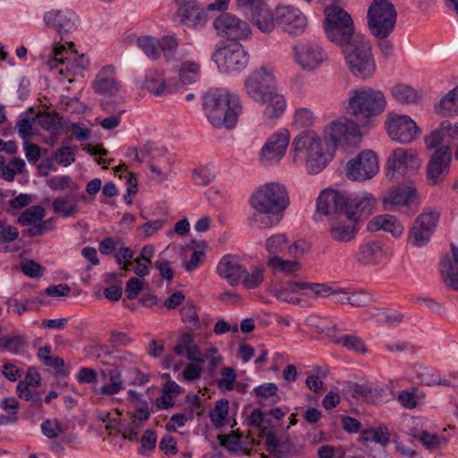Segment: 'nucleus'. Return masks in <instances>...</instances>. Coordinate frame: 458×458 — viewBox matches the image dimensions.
Instances as JSON below:
<instances>
[{
    "label": "nucleus",
    "mask_w": 458,
    "mask_h": 458,
    "mask_svg": "<svg viewBox=\"0 0 458 458\" xmlns=\"http://www.w3.org/2000/svg\"><path fill=\"white\" fill-rule=\"evenodd\" d=\"M246 94L255 102L265 105V114L277 118L286 108L284 97L277 91L276 79L272 66L261 65L254 69L244 81Z\"/></svg>",
    "instance_id": "nucleus-1"
},
{
    "label": "nucleus",
    "mask_w": 458,
    "mask_h": 458,
    "mask_svg": "<svg viewBox=\"0 0 458 458\" xmlns=\"http://www.w3.org/2000/svg\"><path fill=\"white\" fill-rule=\"evenodd\" d=\"M458 138V122L452 124L449 121H444L439 127L424 138L428 148H435L428 166L427 176L433 183L437 184L447 174L451 161L450 146Z\"/></svg>",
    "instance_id": "nucleus-2"
},
{
    "label": "nucleus",
    "mask_w": 458,
    "mask_h": 458,
    "mask_svg": "<svg viewBox=\"0 0 458 458\" xmlns=\"http://www.w3.org/2000/svg\"><path fill=\"white\" fill-rule=\"evenodd\" d=\"M290 157L295 165H304L308 174H318L331 161L332 152L315 131H305L293 140Z\"/></svg>",
    "instance_id": "nucleus-3"
},
{
    "label": "nucleus",
    "mask_w": 458,
    "mask_h": 458,
    "mask_svg": "<svg viewBox=\"0 0 458 458\" xmlns=\"http://www.w3.org/2000/svg\"><path fill=\"white\" fill-rule=\"evenodd\" d=\"M203 107L208 121L216 128H233L242 112L239 98L225 89H209L204 96Z\"/></svg>",
    "instance_id": "nucleus-4"
},
{
    "label": "nucleus",
    "mask_w": 458,
    "mask_h": 458,
    "mask_svg": "<svg viewBox=\"0 0 458 458\" xmlns=\"http://www.w3.org/2000/svg\"><path fill=\"white\" fill-rule=\"evenodd\" d=\"M386 106L382 91L370 87L351 89L346 99V113L357 119H367L381 114Z\"/></svg>",
    "instance_id": "nucleus-5"
},
{
    "label": "nucleus",
    "mask_w": 458,
    "mask_h": 458,
    "mask_svg": "<svg viewBox=\"0 0 458 458\" xmlns=\"http://www.w3.org/2000/svg\"><path fill=\"white\" fill-rule=\"evenodd\" d=\"M252 209L271 211L284 216L290 205V199L284 185L279 182H267L259 186L250 196Z\"/></svg>",
    "instance_id": "nucleus-6"
},
{
    "label": "nucleus",
    "mask_w": 458,
    "mask_h": 458,
    "mask_svg": "<svg viewBox=\"0 0 458 458\" xmlns=\"http://www.w3.org/2000/svg\"><path fill=\"white\" fill-rule=\"evenodd\" d=\"M324 13V30L327 38L341 47L349 45L354 33V24L351 15L336 5L327 6Z\"/></svg>",
    "instance_id": "nucleus-7"
},
{
    "label": "nucleus",
    "mask_w": 458,
    "mask_h": 458,
    "mask_svg": "<svg viewBox=\"0 0 458 458\" xmlns=\"http://www.w3.org/2000/svg\"><path fill=\"white\" fill-rule=\"evenodd\" d=\"M368 28L377 39L386 38L394 30L397 12L389 0H372L367 13Z\"/></svg>",
    "instance_id": "nucleus-8"
},
{
    "label": "nucleus",
    "mask_w": 458,
    "mask_h": 458,
    "mask_svg": "<svg viewBox=\"0 0 458 458\" xmlns=\"http://www.w3.org/2000/svg\"><path fill=\"white\" fill-rule=\"evenodd\" d=\"M345 60L350 71L355 77L361 80L370 78L376 71V64L371 52L370 44L360 38L344 51Z\"/></svg>",
    "instance_id": "nucleus-9"
},
{
    "label": "nucleus",
    "mask_w": 458,
    "mask_h": 458,
    "mask_svg": "<svg viewBox=\"0 0 458 458\" xmlns=\"http://www.w3.org/2000/svg\"><path fill=\"white\" fill-rule=\"evenodd\" d=\"M441 212L428 207L415 218L408 233V242L416 248L426 246L435 233Z\"/></svg>",
    "instance_id": "nucleus-10"
},
{
    "label": "nucleus",
    "mask_w": 458,
    "mask_h": 458,
    "mask_svg": "<svg viewBox=\"0 0 458 458\" xmlns=\"http://www.w3.org/2000/svg\"><path fill=\"white\" fill-rule=\"evenodd\" d=\"M415 150L404 148L394 149L386 162V176L389 180L409 177L420 167Z\"/></svg>",
    "instance_id": "nucleus-11"
},
{
    "label": "nucleus",
    "mask_w": 458,
    "mask_h": 458,
    "mask_svg": "<svg viewBox=\"0 0 458 458\" xmlns=\"http://www.w3.org/2000/svg\"><path fill=\"white\" fill-rule=\"evenodd\" d=\"M420 199L413 187L403 186L390 190L383 199L386 210L411 216L418 209Z\"/></svg>",
    "instance_id": "nucleus-12"
},
{
    "label": "nucleus",
    "mask_w": 458,
    "mask_h": 458,
    "mask_svg": "<svg viewBox=\"0 0 458 458\" xmlns=\"http://www.w3.org/2000/svg\"><path fill=\"white\" fill-rule=\"evenodd\" d=\"M213 27L218 36L228 40L246 39L251 34L248 22L230 13L218 15L213 21Z\"/></svg>",
    "instance_id": "nucleus-13"
},
{
    "label": "nucleus",
    "mask_w": 458,
    "mask_h": 458,
    "mask_svg": "<svg viewBox=\"0 0 458 458\" xmlns=\"http://www.w3.org/2000/svg\"><path fill=\"white\" fill-rule=\"evenodd\" d=\"M212 60L220 72L231 73L244 69L248 64V55L241 45L217 48L212 55Z\"/></svg>",
    "instance_id": "nucleus-14"
},
{
    "label": "nucleus",
    "mask_w": 458,
    "mask_h": 458,
    "mask_svg": "<svg viewBox=\"0 0 458 458\" xmlns=\"http://www.w3.org/2000/svg\"><path fill=\"white\" fill-rule=\"evenodd\" d=\"M295 62L305 71H315L327 61L326 50L318 43L304 41L293 47Z\"/></svg>",
    "instance_id": "nucleus-15"
},
{
    "label": "nucleus",
    "mask_w": 458,
    "mask_h": 458,
    "mask_svg": "<svg viewBox=\"0 0 458 458\" xmlns=\"http://www.w3.org/2000/svg\"><path fill=\"white\" fill-rule=\"evenodd\" d=\"M277 27L291 35L302 34L307 26L306 15L297 7L290 4H280L276 7Z\"/></svg>",
    "instance_id": "nucleus-16"
},
{
    "label": "nucleus",
    "mask_w": 458,
    "mask_h": 458,
    "mask_svg": "<svg viewBox=\"0 0 458 458\" xmlns=\"http://www.w3.org/2000/svg\"><path fill=\"white\" fill-rule=\"evenodd\" d=\"M377 171V157L372 150L362 151L346 165V175L353 181L370 179Z\"/></svg>",
    "instance_id": "nucleus-17"
},
{
    "label": "nucleus",
    "mask_w": 458,
    "mask_h": 458,
    "mask_svg": "<svg viewBox=\"0 0 458 458\" xmlns=\"http://www.w3.org/2000/svg\"><path fill=\"white\" fill-rule=\"evenodd\" d=\"M289 140L290 132L286 129H281L272 134L260 149V162L264 165L278 164L286 152Z\"/></svg>",
    "instance_id": "nucleus-18"
},
{
    "label": "nucleus",
    "mask_w": 458,
    "mask_h": 458,
    "mask_svg": "<svg viewBox=\"0 0 458 458\" xmlns=\"http://www.w3.org/2000/svg\"><path fill=\"white\" fill-rule=\"evenodd\" d=\"M43 21L47 27L56 31L61 39L65 35L76 30L80 23L79 16L68 8L61 10L52 9L45 13Z\"/></svg>",
    "instance_id": "nucleus-19"
},
{
    "label": "nucleus",
    "mask_w": 458,
    "mask_h": 458,
    "mask_svg": "<svg viewBox=\"0 0 458 458\" xmlns=\"http://www.w3.org/2000/svg\"><path fill=\"white\" fill-rule=\"evenodd\" d=\"M178 5L176 16L182 25L189 28H203L208 20L207 10L195 0H174Z\"/></svg>",
    "instance_id": "nucleus-20"
},
{
    "label": "nucleus",
    "mask_w": 458,
    "mask_h": 458,
    "mask_svg": "<svg viewBox=\"0 0 458 458\" xmlns=\"http://www.w3.org/2000/svg\"><path fill=\"white\" fill-rule=\"evenodd\" d=\"M389 137L400 143H410L419 135L415 122L407 115L390 116L386 122Z\"/></svg>",
    "instance_id": "nucleus-21"
},
{
    "label": "nucleus",
    "mask_w": 458,
    "mask_h": 458,
    "mask_svg": "<svg viewBox=\"0 0 458 458\" xmlns=\"http://www.w3.org/2000/svg\"><path fill=\"white\" fill-rule=\"evenodd\" d=\"M358 127L352 122L334 121L325 127L324 138L327 148L332 154L338 146L344 145L350 137L356 136Z\"/></svg>",
    "instance_id": "nucleus-22"
},
{
    "label": "nucleus",
    "mask_w": 458,
    "mask_h": 458,
    "mask_svg": "<svg viewBox=\"0 0 458 458\" xmlns=\"http://www.w3.org/2000/svg\"><path fill=\"white\" fill-rule=\"evenodd\" d=\"M347 195L338 191L326 189L317 199V212L325 216L337 214L346 217Z\"/></svg>",
    "instance_id": "nucleus-23"
},
{
    "label": "nucleus",
    "mask_w": 458,
    "mask_h": 458,
    "mask_svg": "<svg viewBox=\"0 0 458 458\" xmlns=\"http://www.w3.org/2000/svg\"><path fill=\"white\" fill-rule=\"evenodd\" d=\"M45 216L46 210L42 206H31L20 215L18 223L22 226H29L24 232L29 236H39L48 229L47 222L43 220Z\"/></svg>",
    "instance_id": "nucleus-24"
},
{
    "label": "nucleus",
    "mask_w": 458,
    "mask_h": 458,
    "mask_svg": "<svg viewBox=\"0 0 458 458\" xmlns=\"http://www.w3.org/2000/svg\"><path fill=\"white\" fill-rule=\"evenodd\" d=\"M50 69H58L62 75L78 74L76 67V51L68 50L64 45H57L53 49V58L47 63Z\"/></svg>",
    "instance_id": "nucleus-25"
},
{
    "label": "nucleus",
    "mask_w": 458,
    "mask_h": 458,
    "mask_svg": "<svg viewBox=\"0 0 458 458\" xmlns=\"http://www.w3.org/2000/svg\"><path fill=\"white\" fill-rule=\"evenodd\" d=\"M145 88L156 96L172 94L180 91V84L174 80H168L162 71L153 70L147 73Z\"/></svg>",
    "instance_id": "nucleus-26"
},
{
    "label": "nucleus",
    "mask_w": 458,
    "mask_h": 458,
    "mask_svg": "<svg viewBox=\"0 0 458 458\" xmlns=\"http://www.w3.org/2000/svg\"><path fill=\"white\" fill-rule=\"evenodd\" d=\"M452 257L445 255L439 263V273L445 284L458 290V247L451 245Z\"/></svg>",
    "instance_id": "nucleus-27"
},
{
    "label": "nucleus",
    "mask_w": 458,
    "mask_h": 458,
    "mask_svg": "<svg viewBox=\"0 0 458 458\" xmlns=\"http://www.w3.org/2000/svg\"><path fill=\"white\" fill-rule=\"evenodd\" d=\"M376 206V198L371 193H362L352 199L347 196L346 218L358 222L362 215L369 216Z\"/></svg>",
    "instance_id": "nucleus-28"
},
{
    "label": "nucleus",
    "mask_w": 458,
    "mask_h": 458,
    "mask_svg": "<svg viewBox=\"0 0 458 458\" xmlns=\"http://www.w3.org/2000/svg\"><path fill=\"white\" fill-rule=\"evenodd\" d=\"M216 272L220 277L225 279L231 285H236L241 283L244 267L236 256L228 254L218 262Z\"/></svg>",
    "instance_id": "nucleus-29"
},
{
    "label": "nucleus",
    "mask_w": 458,
    "mask_h": 458,
    "mask_svg": "<svg viewBox=\"0 0 458 458\" xmlns=\"http://www.w3.org/2000/svg\"><path fill=\"white\" fill-rule=\"evenodd\" d=\"M357 233V221L344 215L330 224L329 234L335 242H349L356 237Z\"/></svg>",
    "instance_id": "nucleus-30"
},
{
    "label": "nucleus",
    "mask_w": 458,
    "mask_h": 458,
    "mask_svg": "<svg viewBox=\"0 0 458 458\" xmlns=\"http://www.w3.org/2000/svg\"><path fill=\"white\" fill-rule=\"evenodd\" d=\"M384 257L381 242L377 241L366 242L359 245L354 259L360 266H374L379 263Z\"/></svg>",
    "instance_id": "nucleus-31"
},
{
    "label": "nucleus",
    "mask_w": 458,
    "mask_h": 458,
    "mask_svg": "<svg viewBox=\"0 0 458 458\" xmlns=\"http://www.w3.org/2000/svg\"><path fill=\"white\" fill-rule=\"evenodd\" d=\"M266 449L276 458H289L297 454L289 437H277L274 433L267 432L265 437Z\"/></svg>",
    "instance_id": "nucleus-32"
},
{
    "label": "nucleus",
    "mask_w": 458,
    "mask_h": 458,
    "mask_svg": "<svg viewBox=\"0 0 458 458\" xmlns=\"http://www.w3.org/2000/svg\"><path fill=\"white\" fill-rule=\"evenodd\" d=\"M367 229L369 232L383 230L390 233L395 238L401 236L403 233V226L399 219L388 214L375 216L368 223Z\"/></svg>",
    "instance_id": "nucleus-33"
},
{
    "label": "nucleus",
    "mask_w": 458,
    "mask_h": 458,
    "mask_svg": "<svg viewBox=\"0 0 458 458\" xmlns=\"http://www.w3.org/2000/svg\"><path fill=\"white\" fill-rule=\"evenodd\" d=\"M166 153L167 151L165 148L157 147L155 143L148 141L140 148V162L151 161L149 165L151 172L157 176H161L163 171L159 162L162 158H165L168 164L170 163V158L165 157Z\"/></svg>",
    "instance_id": "nucleus-34"
},
{
    "label": "nucleus",
    "mask_w": 458,
    "mask_h": 458,
    "mask_svg": "<svg viewBox=\"0 0 458 458\" xmlns=\"http://www.w3.org/2000/svg\"><path fill=\"white\" fill-rule=\"evenodd\" d=\"M250 21L262 33L270 34L277 27L276 8L268 4L250 15Z\"/></svg>",
    "instance_id": "nucleus-35"
},
{
    "label": "nucleus",
    "mask_w": 458,
    "mask_h": 458,
    "mask_svg": "<svg viewBox=\"0 0 458 458\" xmlns=\"http://www.w3.org/2000/svg\"><path fill=\"white\" fill-rule=\"evenodd\" d=\"M38 123L41 128L51 133V136L46 142L52 146L55 145L64 129L62 117L56 113H44L38 117Z\"/></svg>",
    "instance_id": "nucleus-36"
},
{
    "label": "nucleus",
    "mask_w": 458,
    "mask_h": 458,
    "mask_svg": "<svg viewBox=\"0 0 458 458\" xmlns=\"http://www.w3.org/2000/svg\"><path fill=\"white\" fill-rule=\"evenodd\" d=\"M253 210L255 212L248 216V225L252 229H263L275 226L280 223L284 216L271 211Z\"/></svg>",
    "instance_id": "nucleus-37"
},
{
    "label": "nucleus",
    "mask_w": 458,
    "mask_h": 458,
    "mask_svg": "<svg viewBox=\"0 0 458 458\" xmlns=\"http://www.w3.org/2000/svg\"><path fill=\"white\" fill-rule=\"evenodd\" d=\"M113 72L112 66H106L99 72L94 82V89L97 92L113 95L119 91L120 85L115 79L106 77L107 74Z\"/></svg>",
    "instance_id": "nucleus-38"
},
{
    "label": "nucleus",
    "mask_w": 458,
    "mask_h": 458,
    "mask_svg": "<svg viewBox=\"0 0 458 458\" xmlns=\"http://www.w3.org/2000/svg\"><path fill=\"white\" fill-rule=\"evenodd\" d=\"M201 66L197 61H184L179 67L180 90L182 85H189L197 82L200 78Z\"/></svg>",
    "instance_id": "nucleus-39"
},
{
    "label": "nucleus",
    "mask_w": 458,
    "mask_h": 458,
    "mask_svg": "<svg viewBox=\"0 0 458 458\" xmlns=\"http://www.w3.org/2000/svg\"><path fill=\"white\" fill-rule=\"evenodd\" d=\"M300 292V284L296 281H287L283 283L279 287L275 288L273 295L279 301L300 304L301 300L298 297Z\"/></svg>",
    "instance_id": "nucleus-40"
},
{
    "label": "nucleus",
    "mask_w": 458,
    "mask_h": 458,
    "mask_svg": "<svg viewBox=\"0 0 458 458\" xmlns=\"http://www.w3.org/2000/svg\"><path fill=\"white\" fill-rule=\"evenodd\" d=\"M436 112L443 116L458 114V87L450 90L435 106Z\"/></svg>",
    "instance_id": "nucleus-41"
},
{
    "label": "nucleus",
    "mask_w": 458,
    "mask_h": 458,
    "mask_svg": "<svg viewBox=\"0 0 458 458\" xmlns=\"http://www.w3.org/2000/svg\"><path fill=\"white\" fill-rule=\"evenodd\" d=\"M136 44L149 59L157 61L160 58L159 38L143 35L137 38Z\"/></svg>",
    "instance_id": "nucleus-42"
},
{
    "label": "nucleus",
    "mask_w": 458,
    "mask_h": 458,
    "mask_svg": "<svg viewBox=\"0 0 458 458\" xmlns=\"http://www.w3.org/2000/svg\"><path fill=\"white\" fill-rule=\"evenodd\" d=\"M278 387L275 383H264L252 390V394L260 405H266L267 401L276 403L279 400Z\"/></svg>",
    "instance_id": "nucleus-43"
},
{
    "label": "nucleus",
    "mask_w": 458,
    "mask_h": 458,
    "mask_svg": "<svg viewBox=\"0 0 458 458\" xmlns=\"http://www.w3.org/2000/svg\"><path fill=\"white\" fill-rule=\"evenodd\" d=\"M107 372L108 383L100 387L99 393L105 395H114L123 388L122 373L118 369H111Z\"/></svg>",
    "instance_id": "nucleus-44"
},
{
    "label": "nucleus",
    "mask_w": 458,
    "mask_h": 458,
    "mask_svg": "<svg viewBox=\"0 0 458 458\" xmlns=\"http://www.w3.org/2000/svg\"><path fill=\"white\" fill-rule=\"evenodd\" d=\"M300 292L308 299L327 298L328 284L323 283L313 282H299Z\"/></svg>",
    "instance_id": "nucleus-45"
},
{
    "label": "nucleus",
    "mask_w": 458,
    "mask_h": 458,
    "mask_svg": "<svg viewBox=\"0 0 458 458\" xmlns=\"http://www.w3.org/2000/svg\"><path fill=\"white\" fill-rule=\"evenodd\" d=\"M263 266H253L250 271L244 268V274L241 278V282L247 289H255L259 287L264 280Z\"/></svg>",
    "instance_id": "nucleus-46"
},
{
    "label": "nucleus",
    "mask_w": 458,
    "mask_h": 458,
    "mask_svg": "<svg viewBox=\"0 0 458 458\" xmlns=\"http://www.w3.org/2000/svg\"><path fill=\"white\" fill-rule=\"evenodd\" d=\"M288 238L284 233H276L268 237L265 242V247L270 257L279 256L287 250Z\"/></svg>",
    "instance_id": "nucleus-47"
},
{
    "label": "nucleus",
    "mask_w": 458,
    "mask_h": 458,
    "mask_svg": "<svg viewBox=\"0 0 458 458\" xmlns=\"http://www.w3.org/2000/svg\"><path fill=\"white\" fill-rule=\"evenodd\" d=\"M267 265L276 271L286 274L297 272L301 268V264L297 260L283 259L279 256L269 257Z\"/></svg>",
    "instance_id": "nucleus-48"
},
{
    "label": "nucleus",
    "mask_w": 458,
    "mask_h": 458,
    "mask_svg": "<svg viewBox=\"0 0 458 458\" xmlns=\"http://www.w3.org/2000/svg\"><path fill=\"white\" fill-rule=\"evenodd\" d=\"M394 98L402 104H411L418 100L417 92L410 86L399 84L392 89Z\"/></svg>",
    "instance_id": "nucleus-49"
},
{
    "label": "nucleus",
    "mask_w": 458,
    "mask_h": 458,
    "mask_svg": "<svg viewBox=\"0 0 458 458\" xmlns=\"http://www.w3.org/2000/svg\"><path fill=\"white\" fill-rule=\"evenodd\" d=\"M27 345V339L23 335L0 337V348L12 353H19Z\"/></svg>",
    "instance_id": "nucleus-50"
},
{
    "label": "nucleus",
    "mask_w": 458,
    "mask_h": 458,
    "mask_svg": "<svg viewBox=\"0 0 458 458\" xmlns=\"http://www.w3.org/2000/svg\"><path fill=\"white\" fill-rule=\"evenodd\" d=\"M335 342L357 353H365L367 352V347L363 341L353 335H344L335 339Z\"/></svg>",
    "instance_id": "nucleus-51"
},
{
    "label": "nucleus",
    "mask_w": 458,
    "mask_h": 458,
    "mask_svg": "<svg viewBox=\"0 0 458 458\" xmlns=\"http://www.w3.org/2000/svg\"><path fill=\"white\" fill-rule=\"evenodd\" d=\"M181 313L182 320L189 330L194 331L200 327L199 318L193 305L186 304L182 307Z\"/></svg>",
    "instance_id": "nucleus-52"
},
{
    "label": "nucleus",
    "mask_w": 458,
    "mask_h": 458,
    "mask_svg": "<svg viewBox=\"0 0 458 458\" xmlns=\"http://www.w3.org/2000/svg\"><path fill=\"white\" fill-rule=\"evenodd\" d=\"M228 401L222 399L217 401L215 408L210 411L209 414L212 423L216 427L223 426L228 415Z\"/></svg>",
    "instance_id": "nucleus-53"
},
{
    "label": "nucleus",
    "mask_w": 458,
    "mask_h": 458,
    "mask_svg": "<svg viewBox=\"0 0 458 458\" xmlns=\"http://www.w3.org/2000/svg\"><path fill=\"white\" fill-rule=\"evenodd\" d=\"M315 115L308 108L301 107L296 109L293 114V124L298 128H307L313 125Z\"/></svg>",
    "instance_id": "nucleus-54"
},
{
    "label": "nucleus",
    "mask_w": 458,
    "mask_h": 458,
    "mask_svg": "<svg viewBox=\"0 0 458 458\" xmlns=\"http://www.w3.org/2000/svg\"><path fill=\"white\" fill-rule=\"evenodd\" d=\"M53 210L55 213L62 214L64 217L72 216L78 211L77 206L71 204L65 197H58L54 199Z\"/></svg>",
    "instance_id": "nucleus-55"
},
{
    "label": "nucleus",
    "mask_w": 458,
    "mask_h": 458,
    "mask_svg": "<svg viewBox=\"0 0 458 458\" xmlns=\"http://www.w3.org/2000/svg\"><path fill=\"white\" fill-rule=\"evenodd\" d=\"M237 10L245 14H253L267 4V0H234Z\"/></svg>",
    "instance_id": "nucleus-56"
},
{
    "label": "nucleus",
    "mask_w": 458,
    "mask_h": 458,
    "mask_svg": "<svg viewBox=\"0 0 458 458\" xmlns=\"http://www.w3.org/2000/svg\"><path fill=\"white\" fill-rule=\"evenodd\" d=\"M178 48V42L174 35H165L159 38L160 54L163 52L166 60L171 59V55Z\"/></svg>",
    "instance_id": "nucleus-57"
},
{
    "label": "nucleus",
    "mask_w": 458,
    "mask_h": 458,
    "mask_svg": "<svg viewBox=\"0 0 458 458\" xmlns=\"http://www.w3.org/2000/svg\"><path fill=\"white\" fill-rule=\"evenodd\" d=\"M372 301V296L369 293L360 290L351 292L349 290V295L347 296V303L353 307H364L369 305Z\"/></svg>",
    "instance_id": "nucleus-58"
},
{
    "label": "nucleus",
    "mask_w": 458,
    "mask_h": 458,
    "mask_svg": "<svg viewBox=\"0 0 458 458\" xmlns=\"http://www.w3.org/2000/svg\"><path fill=\"white\" fill-rule=\"evenodd\" d=\"M236 372L231 367H225L221 370V378L218 380V387L224 391H231L234 388Z\"/></svg>",
    "instance_id": "nucleus-59"
},
{
    "label": "nucleus",
    "mask_w": 458,
    "mask_h": 458,
    "mask_svg": "<svg viewBox=\"0 0 458 458\" xmlns=\"http://www.w3.org/2000/svg\"><path fill=\"white\" fill-rule=\"evenodd\" d=\"M76 149L77 148H72L70 146L59 148L55 154L56 162L63 166L70 165L75 161Z\"/></svg>",
    "instance_id": "nucleus-60"
},
{
    "label": "nucleus",
    "mask_w": 458,
    "mask_h": 458,
    "mask_svg": "<svg viewBox=\"0 0 458 458\" xmlns=\"http://www.w3.org/2000/svg\"><path fill=\"white\" fill-rule=\"evenodd\" d=\"M363 437L366 441L371 440L383 445L389 442V433L387 432L386 428L368 429L364 431Z\"/></svg>",
    "instance_id": "nucleus-61"
},
{
    "label": "nucleus",
    "mask_w": 458,
    "mask_h": 458,
    "mask_svg": "<svg viewBox=\"0 0 458 458\" xmlns=\"http://www.w3.org/2000/svg\"><path fill=\"white\" fill-rule=\"evenodd\" d=\"M41 431L49 439H55L63 432L61 425L55 420H45L41 423Z\"/></svg>",
    "instance_id": "nucleus-62"
},
{
    "label": "nucleus",
    "mask_w": 458,
    "mask_h": 458,
    "mask_svg": "<svg viewBox=\"0 0 458 458\" xmlns=\"http://www.w3.org/2000/svg\"><path fill=\"white\" fill-rule=\"evenodd\" d=\"M417 388L412 387L410 390L400 391L397 396L398 402L407 409H413L417 406L416 399Z\"/></svg>",
    "instance_id": "nucleus-63"
},
{
    "label": "nucleus",
    "mask_w": 458,
    "mask_h": 458,
    "mask_svg": "<svg viewBox=\"0 0 458 458\" xmlns=\"http://www.w3.org/2000/svg\"><path fill=\"white\" fill-rule=\"evenodd\" d=\"M310 250V244L303 239L297 240L287 247L289 255L295 259L308 253Z\"/></svg>",
    "instance_id": "nucleus-64"
}]
</instances>
